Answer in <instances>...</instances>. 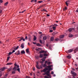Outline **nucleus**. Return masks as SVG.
I'll list each match as a JSON object with an SVG mask.
<instances>
[{
    "label": "nucleus",
    "instance_id": "nucleus-1",
    "mask_svg": "<svg viewBox=\"0 0 78 78\" xmlns=\"http://www.w3.org/2000/svg\"><path fill=\"white\" fill-rule=\"evenodd\" d=\"M14 65L15 66L13 69V71H12V73H13V74H14L15 73H16V70H17V71H18L20 73V68H19V65H17L16 64V62L15 63Z\"/></svg>",
    "mask_w": 78,
    "mask_h": 78
},
{
    "label": "nucleus",
    "instance_id": "nucleus-2",
    "mask_svg": "<svg viewBox=\"0 0 78 78\" xmlns=\"http://www.w3.org/2000/svg\"><path fill=\"white\" fill-rule=\"evenodd\" d=\"M50 71H48L46 72L45 73H44V75H47V76H49L50 75Z\"/></svg>",
    "mask_w": 78,
    "mask_h": 78
},
{
    "label": "nucleus",
    "instance_id": "nucleus-3",
    "mask_svg": "<svg viewBox=\"0 0 78 78\" xmlns=\"http://www.w3.org/2000/svg\"><path fill=\"white\" fill-rule=\"evenodd\" d=\"M18 38H20V40L19 41V42L21 41L22 40H23V41H25V38H23V37H18Z\"/></svg>",
    "mask_w": 78,
    "mask_h": 78
},
{
    "label": "nucleus",
    "instance_id": "nucleus-4",
    "mask_svg": "<svg viewBox=\"0 0 78 78\" xmlns=\"http://www.w3.org/2000/svg\"><path fill=\"white\" fill-rule=\"evenodd\" d=\"M47 70H48V68H45V69L43 70L42 72L46 73V72H47Z\"/></svg>",
    "mask_w": 78,
    "mask_h": 78
},
{
    "label": "nucleus",
    "instance_id": "nucleus-5",
    "mask_svg": "<svg viewBox=\"0 0 78 78\" xmlns=\"http://www.w3.org/2000/svg\"><path fill=\"white\" fill-rule=\"evenodd\" d=\"M15 54L17 55H20V51H17L15 52Z\"/></svg>",
    "mask_w": 78,
    "mask_h": 78
},
{
    "label": "nucleus",
    "instance_id": "nucleus-6",
    "mask_svg": "<svg viewBox=\"0 0 78 78\" xmlns=\"http://www.w3.org/2000/svg\"><path fill=\"white\" fill-rule=\"evenodd\" d=\"M19 46H17L16 47L15 46H14L13 47V49L15 50H17L18 48H19Z\"/></svg>",
    "mask_w": 78,
    "mask_h": 78
},
{
    "label": "nucleus",
    "instance_id": "nucleus-7",
    "mask_svg": "<svg viewBox=\"0 0 78 78\" xmlns=\"http://www.w3.org/2000/svg\"><path fill=\"white\" fill-rule=\"evenodd\" d=\"M66 6H68V5H69L70 4V3H69V1H67L66 2Z\"/></svg>",
    "mask_w": 78,
    "mask_h": 78
},
{
    "label": "nucleus",
    "instance_id": "nucleus-8",
    "mask_svg": "<svg viewBox=\"0 0 78 78\" xmlns=\"http://www.w3.org/2000/svg\"><path fill=\"white\" fill-rule=\"evenodd\" d=\"M73 30H74V28H70L68 30V31L69 32H71Z\"/></svg>",
    "mask_w": 78,
    "mask_h": 78
},
{
    "label": "nucleus",
    "instance_id": "nucleus-9",
    "mask_svg": "<svg viewBox=\"0 0 78 78\" xmlns=\"http://www.w3.org/2000/svg\"><path fill=\"white\" fill-rule=\"evenodd\" d=\"M73 51V49H69L68 51V53H71Z\"/></svg>",
    "mask_w": 78,
    "mask_h": 78
},
{
    "label": "nucleus",
    "instance_id": "nucleus-10",
    "mask_svg": "<svg viewBox=\"0 0 78 78\" xmlns=\"http://www.w3.org/2000/svg\"><path fill=\"white\" fill-rule=\"evenodd\" d=\"M51 41H54V37H51L50 38Z\"/></svg>",
    "mask_w": 78,
    "mask_h": 78
},
{
    "label": "nucleus",
    "instance_id": "nucleus-11",
    "mask_svg": "<svg viewBox=\"0 0 78 78\" xmlns=\"http://www.w3.org/2000/svg\"><path fill=\"white\" fill-rule=\"evenodd\" d=\"M12 63L11 62H9L7 63L6 66H9V65H12Z\"/></svg>",
    "mask_w": 78,
    "mask_h": 78
},
{
    "label": "nucleus",
    "instance_id": "nucleus-12",
    "mask_svg": "<svg viewBox=\"0 0 78 78\" xmlns=\"http://www.w3.org/2000/svg\"><path fill=\"white\" fill-rule=\"evenodd\" d=\"M64 37V35H60V39H62V38H63V37Z\"/></svg>",
    "mask_w": 78,
    "mask_h": 78
},
{
    "label": "nucleus",
    "instance_id": "nucleus-13",
    "mask_svg": "<svg viewBox=\"0 0 78 78\" xmlns=\"http://www.w3.org/2000/svg\"><path fill=\"white\" fill-rule=\"evenodd\" d=\"M46 51H41L40 52V53H46Z\"/></svg>",
    "mask_w": 78,
    "mask_h": 78
},
{
    "label": "nucleus",
    "instance_id": "nucleus-14",
    "mask_svg": "<svg viewBox=\"0 0 78 78\" xmlns=\"http://www.w3.org/2000/svg\"><path fill=\"white\" fill-rule=\"evenodd\" d=\"M21 47L22 48H24V44H22L21 45Z\"/></svg>",
    "mask_w": 78,
    "mask_h": 78
},
{
    "label": "nucleus",
    "instance_id": "nucleus-15",
    "mask_svg": "<svg viewBox=\"0 0 78 78\" xmlns=\"http://www.w3.org/2000/svg\"><path fill=\"white\" fill-rule=\"evenodd\" d=\"M44 56V55L43 54H40V56H39V58H42Z\"/></svg>",
    "mask_w": 78,
    "mask_h": 78
},
{
    "label": "nucleus",
    "instance_id": "nucleus-16",
    "mask_svg": "<svg viewBox=\"0 0 78 78\" xmlns=\"http://www.w3.org/2000/svg\"><path fill=\"white\" fill-rule=\"evenodd\" d=\"M26 53H29V48L27 49H26Z\"/></svg>",
    "mask_w": 78,
    "mask_h": 78
},
{
    "label": "nucleus",
    "instance_id": "nucleus-17",
    "mask_svg": "<svg viewBox=\"0 0 78 78\" xmlns=\"http://www.w3.org/2000/svg\"><path fill=\"white\" fill-rule=\"evenodd\" d=\"M28 39L29 41L31 42V37H29Z\"/></svg>",
    "mask_w": 78,
    "mask_h": 78
},
{
    "label": "nucleus",
    "instance_id": "nucleus-18",
    "mask_svg": "<svg viewBox=\"0 0 78 78\" xmlns=\"http://www.w3.org/2000/svg\"><path fill=\"white\" fill-rule=\"evenodd\" d=\"M69 37H73V35L72 34H69Z\"/></svg>",
    "mask_w": 78,
    "mask_h": 78
},
{
    "label": "nucleus",
    "instance_id": "nucleus-19",
    "mask_svg": "<svg viewBox=\"0 0 78 78\" xmlns=\"http://www.w3.org/2000/svg\"><path fill=\"white\" fill-rule=\"evenodd\" d=\"M52 28L53 30H56V27L55 26H53V27H52Z\"/></svg>",
    "mask_w": 78,
    "mask_h": 78
},
{
    "label": "nucleus",
    "instance_id": "nucleus-20",
    "mask_svg": "<svg viewBox=\"0 0 78 78\" xmlns=\"http://www.w3.org/2000/svg\"><path fill=\"white\" fill-rule=\"evenodd\" d=\"M66 57L67 58H68V59H70V58H71V56L68 55Z\"/></svg>",
    "mask_w": 78,
    "mask_h": 78
},
{
    "label": "nucleus",
    "instance_id": "nucleus-21",
    "mask_svg": "<svg viewBox=\"0 0 78 78\" xmlns=\"http://www.w3.org/2000/svg\"><path fill=\"white\" fill-rule=\"evenodd\" d=\"M21 53V54H24V53H25V52L24 51H22Z\"/></svg>",
    "mask_w": 78,
    "mask_h": 78
},
{
    "label": "nucleus",
    "instance_id": "nucleus-22",
    "mask_svg": "<svg viewBox=\"0 0 78 78\" xmlns=\"http://www.w3.org/2000/svg\"><path fill=\"white\" fill-rule=\"evenodd\" d=\"M37 46L38 47H41V44L39 43H38L37 44Z\"/></svg>",
    "mask_w": 78,
    "mask_h": 78
},
{
    "label": "nucleus",
    "instance_id": "nucleus-23",
    "mask_svg": "<svg viewBox=\"0 0 78 78\" xmlns=\"http://www.w3.org/2000/svg\"><path fill=\"white\" fill-rule=\"evenodd\" d=\"M43 40H46V39H47V37H46V36H44V37H43Z\"/></svg>",
    "mask_w": 78,
    "mask_h": 78
},
{
    "label": "nucleus",
    "instance_id": "nucleus-24",
    "mask_svg": "<svg viewBox=\"0 0 78 78\" xmlns=\"http://www.w3.org/2000/svg\"><path fill=\"white\" fill-rule=\"evenodd\" d=\"M51 67H52V65H49L48 66V67L49 69H50Z\"/></svg>",
    "mask_w": 78,
    "mask_h": 78
},
{
    "label": "nucleus",
    "instance_id": "nucleus-25",
    "mask_svg": "<svg viewBox=\"0 0 78 78\" xmlns=\"http://www.w3.org/2000/svg\"><path fill=\"white\" fill-rule=\"evenodd\" d=\"M44 56H45L46 57H47V56H48V54H44Z\"/></svg>",
    "mask_w": 78,
    "mask_h": 78
},
{
    "label": "nucleus",
    "instance_id": "nucleus-26",
    "mask_svg": "<svg viewBox=\"0 0 78 78\" xmlns=\"http://www.w3.org/2000/svg\"><path fill=\"white\" fill-rule=\"evenodd\" d=\"M8 4V2H7L4 4L5 6H6Z\"/></svg>",
    "mask_w": 78,
    "mask_h": 78
},
{
    "label": "nucleus",
    "instance_id": "nucleus-27",
    "mask_svg": "<svg viewBox=\"0 0 78 78\" xmlns=\"http://www.w3.org/2000/svg\"><path fill=\"white\" fill-rule=\"evenodd\" d=\"M41 61H45V58H41Z\"/></svg>",
    "mask_w": 78,
    "mask_h": 78
},
{
    "label": "nucleus",
    "instance_id": "nucleus-28",
    "mask_svg": "<svg viewBox=\"0 0 78 78\" xmlns=\"http://www.w3.org/2000/svg\"><path fill=\"white\" fill-rule=\"evenodd\" d=\"M25 11H26V10H25L22 12H20L19 13H23V12H24Z\"/></svg>",
    "mask_w": 78,
    "mask_h": 78
},
{
    "label": "nucleus",
    "instance_id": "nucleus-29",
    "mask_svg": "<svg viewBox=\"0 0 78 78\" xmlns=\"http://www.w3.org/2000/svg\"><path fill=\"white\" fill-rule=\"evenodd\" d=\"M11 68H10L8 70H7V71H8V72H10V71H11Z\"/></svg>",
    "mask_w": 78,
    "mask_h": 78
},
{
    "label": "nucleus",
    "instance_id": "nucleus-30",
    "mask_svg": "<svg viewBox=\"0 0 78 78\" xmlns=\"http://www.w3.org/2000/svg\"><path fill=\"white\" fill-rule=\"evenodd\" d=\"M34 41H35V40H36V36H34Z\"/></svg>",
    "mask_w": 78,
    "mask_h": 78
},
{
    "label": "nucleus",
    "instance_id": "nucleus-31",
    "mask_svg": "<svg viewBox=\"0 0 78 78\" xmlns=\"http://www.w3.org/2000/svg\"><path fill=\"white\" fill-rule=\"evenodd\" d=\"M73 75L74 76H76V73L74 72V73L73 74Z\"/></svg>",
    "mask_w": 78,
    "mask_h": 78
},
{
    "label": "nucleus",
    "instance_id": "nucleus-32",
    "mask_svg": "<svg viewBox=\"0 0 78 78\" xmlns=\"http://www.w3.org/2000/svg\"><path fill=\"white\" fill-rule=\"evenodd\" d=\"M59 41V39L58 38H56L55 39V41Z\"/></svg>",
    "mask_w": 78,
    "mask_h": 78
},
{
    "label": "nucleus",
    "instance_id": "nucleus-33",
    "mask_svg": "<svg viewBox=\"0 0 78 78\" xmlns=\"http://www.w3.org/2000/svg\"><path fill=\"white\" fill-rule=\"evenodd\" d=\"M42 11H45L47 12V10H45V9H43L42 10Z\"/></svg>",
    "mask_w": 78,
    "mask_h": 78
},
{
    "label": "nucleus",
    "instance_id": "nucleus-34",
    "mask_svg": "<svg viewBox=\"0 0 78 78\" xmlns=\"http://www.w3.org/2000/svg\"><path fill=\"white\" fill-rule=\"evenodd\" d=\"M11 54H12V52H10L9 53V55H11Z\"/></svg>",
    "mask_w": 78,
    "mask_h": 78
},
{
    "label": "nucleus",
    "instance_id": "nucleus-35",
    "mask_svg": "<svg viewBox=\"0 0 78 78\" xmlns=\"http://www.w3.org/2000/svg\"><path fill=\"white\" fill-rule=\"evenodd\" d=\"M10 58V57H9V56L7 57V61H9V59Z\"/></svg>",
    "mask_w": 78,
    "mask_h": 78
},
{
    "label": "nucleus",
    "instance_id": "nucleus-36",
    "mask_svg": "<svg viewBox=\"0 0 78 78\" xmlns=\"http://www.w3.org/2000/svg\"><path fill=\"white\" fill-rule=\"evenodd\" d=\"M51 64V62H48L47 64L48 65H50Z\"/></svg>",
    "mask_w": 78,
    "mask_h": 78
},
{
    "label": "nucleus",
    "instance_id": "nucleus-37",
    "mask_svg": "<svg viewBox=\"0 0 78 78\" xmlns=\"http://www.w3.org/2000/svg\"><path fill=\"white\" fill-rule=\"evenodd\" d=\"M42 2H43V1H39L38 2L40 3H42Z\"/></svg>",
    "mask_w": 78,
    "mask_h": 78
},
{
    "label": "nucleus",
    "instance_id": "nucleus-38",
    "mask_svg": "<svg viewBox=\"0 0 78 78\" xmlns=\"http://www.w3.org/2000/svg\"><path fill=\"white\" fill-rule=\"evenodd\" d=\"M46 66H47V64H44L43 65V67H45Z\"/></svg>",
    "mask_w": 78,
    "mask_h": 78
},
{
    "label": "nucleus",
    "instance_id": "nucleus-39",
    "mask_svg": "<svg viewBox=\"0 0 78 78\" xmlns=\"http://www.w3.org/2000/svg\"><path fill=\"white\" fill-rule=\"evenodd\" d=\"M74 73V72L73 71H71V74H73Z\"/></svg>",
    "mask_w": 78,
    "mask_h": 78
},
{
    "label": "nucleus",
    "instance_id": "nucleus-40",
    "mask_svg": "<svg viewBox=\"0 0 78 78\" xmlns=\"http://www.w3.org/2000/svg\"><path fill=\"white\" fill-rule=\"evenodd\" d=\"M27 39H28V37H27V36H26V37H25V39H26V40H27Z\"/></svg>",
    "mask_w": 78,
    "mask_h": 78
},
{
    "label": "nucleus",
    "instance_id": "nucleus-41",
    "mask_svg": "<svg viewBox=\"0 0 78 78\" xmlns=\"http://www.w3.org/2000/svg\"><path fill=\"white\" fill-rule=\"evenodd\" d=\"M54 74V72H53V71H51V75H53Z\"/></svg>",
    "mask_w": 78,
    "mask_h": 78
},
{
    "label": "nucleus",
    "instance_id": "nucleus-42",
    "mask_svg": "<svg viewBox=\"0 0 78 78\" xmlns=\"http://www.w3.org/2000/svg\"><path fill=\"white\" fill-rule=\"evenodd\" d=\"M44 78H49V77H48V76H44Z\"/></svg>",
    "mask_w": 78,
    "mask_h": 78
},
{
    "label": "nucleus",
    "instance_id": "nucleus-43",
    "mask_svg": "<svg viewBox=\"0 0 78 78\" xmlns=\"http://www.w3.org/2000/svg\"><path fill=\"white\" fill-rule=\"evenodd\" d=\"M40 42L41 43V44H42V41L41 40H40Z\"/></svg>",
    "mask_w": 78,
    "mask_h": 78
},
{
    "label": "nucleus",
    "instance_id": "nucleus-44",
    "mask_svg": "<svg viewBox=\"0 0 78 78\" xmlns=\"http://www.w3.org/2000/svg\"><path fill=\"white\" fill-rule=\"evenodd\" d=\"M53 26H54V27H56L57 26H58V25L56 24H55L53 25Z\"/></svg>",
    "mask_w": 78,
    "mask_h": 78
},
{
    "label": "nucleus",
    "instance_id": "nucleus-45",
    "mask_svg": "<svg viewBox=\"0 0 78 78\" xmlns=\"http://www.w3.org/2000/svg\"><path fill=\"white\" fill-rule=\"evenodd\" d=\"M3 0H0V3H3Z\"/></svg>",
    "mask_w": 78,
    "mask_h": 78
},
{
    "label": "nucleus",
    "instance_id": "nucleus-46",
    "mask_svg": "<svg viewBox=\"0 0 78 78\" xmlns=\"http://www.w3.org/2000/svg\"><path fill=\"white\" fill-rule=\"evenodd\" d=\"M47 62H48L47 61H46L45 62V64H47Z\"/></svg>",
    "mask_w": 78,
    "mask_h": 78
},
{
    "label": "nucleus",
    "instance_id": "nucleus-47",
    "mask_svg": "<svg viewBox=\"0 0 78 78\" xmlns=\"http://www.w3.org/2000/svg\"><path fill=\"white\" fill-rule=\"evenodd\" d=\"M53 70V69L51 68H50L49 69V71H50V70Z\"/></svg>",
    "mask_w": 78,
    "mask_h": 78
},
{
    "label": "nucleus",
    "instance_id": "nucleus-48",
    "mask_svg": "<svg viewBox=\"0 0 78 78\" xmlns=\"http://www.w3.org/2000/svg\"><path fill=\"white\" fill-rule=\"evenodd\" d=\"M2 10H0V13H2Z\"/></svg>",
    "mask_w": 78,
    "mask_h": 78
},
{
    "label": "nucleus",
    "instance_id": "nucleus-49",
    "mask_svg": "<svg viewBox=\"0 0 78 78\" xmlns=\"http://www.w3.org/2000/svg\"><path fill=\"white\" fill-rule=\"evenodd\" d=\"M36 67L37 68L38 67H39V65H37L36 66Z\"/></svg>",
    "mask_w": 78,
    "mask_h": 78
},
{
    "label": "nucleus",
    "instance_id": "nucleus-50",
    "mask_svg": "<svg viewBox=\"0 0 78 78\" xmlns=\"http://www.w3.org/2000/svg\"><path fill=\"white\" fill-rule=\"evenodd\" d=\"M14 52H15V50H13L12 51V53H14Z\"/></svg>",
    "mask_w": 78,
    "mask_h": 78
},
{
    "label": "nucleus",
    "instance_id": "nucleus-51",
    "mask_svg": "<svg viewBox=\"0 0 78 78\" xmlns=\"http://www.w3.org/2000/svg\"><path fill=\"white\" fill-rule=\"evenodd\" d=\"M3 68L4 69V70H5V69H6V67H4Z\"/></svg>",
    "mask_w": 78,
    "mask_h": 78
},
{
    "label": "nucleus",
    "instance_id": "nucleus-52",
    "mask_svg": "<svg viewBox=\"0 0 78 78\" xmlns=\"http://www.w3.org/2000/svg\"><path fill=\"white\" fill-rule=\"evenodd\" d=\"M37 69H41V68H40L39 66H38L37 68Z\"/></svg>",
    "mask_w": 78,
    "mask_h": 78
},
{
    "label": "nucleus",
    "instance_id": "nucleus-53",
    "mask_svg": "<svg viewBox=\"0 0 78 78\" xmlns=\"http://www.w3.org/2000/svg\"><path fill=\"white\" fill-rule=\"evenodd\" d=\"M50 32L51 33H52V32H53V30H51L50 31Z\"/></svg>",
    "mask_w": 78,
    "mask_h": 78
},
{
    "label": "nucleus",
    "instance_id": "nucleus-54",
    "mask_svg": "<svg viewBox=\"0 0 78 78\" xmlns=\"http://www.w3.org/2000/svg\"><path fill=\"white\" fill-rule=\"evenodd\" d=\"M33 44H34L35 45H36V43L34 42L33 43Z\"/></svg>",
    "mask_w": 78,
    "mask_h": 78
},
{
    "label": "nucleus",
    "instance_id": "nucleus-55",
    "mask_svg": "<svg viewBox=\"0 0 78 78\" xmlns=\"http://www.w3.org/2000/svg\"><path fill=\"white\" fill-rule=\"evenodd\" d=\"M47 17H49V16H50V15H48V14H47Z\"/></svg>",
    "mask_w": 78,
    "mask_h": 78
},
{
    "label": "nucleus",
    "instance_id": "nucleus-56",
    "mask_svg": "<svg viewBox=\"0 0 78 78\" xmlns=\"http://www.w3.org/2000/svg\"><path fill=\"white\" fill-rule=\"evenodd\" d=\"M36 58L37 59H39V56H36Z\"/></svg>",
    "mask_w": 78,
    "mask_h": 78
},
{
    "label": "nucleus",
    "instance_id": "nucleus-57",
    "mask_svg": "<svg viewBox=\"0 0 78 78\" xmlns=\"http://www.w3.org/2000/svg\"><path fill=\"white\" fill-rule=\"evenodd\" d=\"M34 0H31V2H34Z\"/></svg>",
    "mask_w": 78,
    "mask_h": 78
},
{
    "label": "nucleus",
    "instance_id": "nucleus-58",
    "mask_svg": "<svg viewBox=\"0 0 78 78\" xmlns=\"http://www.w3.org/2000/svg\"><path fill=\"white\" fill-rule=\"evenodd\" d=\"M2 76V74L1 73L0 74V77H1V76Z\"/></svg>",
    "mask_w": 78,
    "mask_h": 78
},
{
    "label": "nucleus",
    "instance_id": "nucleus-59",
    "mask_svg": "<svg viewBox=\"0 0 78 78\" xmlns=\"http://www.w3.org/2000/svg\"><path fill=\"white\" fill-rule=\"evenodd\" d=\"M4 70H5V69H3V68L2 69V71H4Z\"/></svg>",
    "mask_w": 78,
    "mask_h": 78
},
{
    "label": "nucleus",
    "instance_id": "nucleus-60",
    "mask_svg": "<svg viewBox=\"0 0 78 78\" xmlns=\"http://www.w3.org/2000/svg\"><path fill=\"white\" fill-rule=\"evenodd\" d=\"M65 9H67V7H65Z\"/></svg>",
    "mask_w": 78,
    "mask_h": 78
},
{
    "label": "nucleus",
    "instance_id": "nucleus-61",
    "mask_svg": "<svg viewBox=\"0 0 78 78\" xmlns=\"http://www.w3.org/2000/svg\"><path fill=\"white\" fill-rule=\"evenodd\" d=\"M8 76V74H5V76L6 77V76Z\"/></svg>",
    "mask_w": 78,
    "mask_h": 78
},
{
    "label": "nucleus",
    "instance_id": "nucleus-62",
    "mask_svg": "<svg viewBox=\"0 0 78 78\" xmlns=\"http://www.w3.org/2000/svg\"><path fill=\"white\" fill-rule=\"evenodd\" d=\"M72 70H73L74 71H75V69H74V68L72 69Z\"/></svg>",
    "mask_w": 78,
    "mask_h": 78
},
{
    "label": "nucleus",
    "instance_id": "nucleus-63",
    "mask_svg": "<svg viewBox=\"0 0 78 78\" xmlns=\"http://www.w3.org/2000/svg\"><path fill=\"white\" fill-rule=\"evenodd\" d=\"M40 62L41 63H43V62H44V61H41Z\"/></svg>",
    "mask_w": 78,
    "mask_h": 78
},
{
    "label": "nucleus",
    "instance_id": "nucleus-64",
    "mask_svg": "<svg viewBox=\"0 0 78 78\" xmlns=\"http://www.w3.org/2000/svg\"><path fill=\"white\" fill-rule=\"evenodd\" d=\"M63 11H66V10L65 8H63Z\"/></svg>",
    "mask_w": 78,
    "mask_h": 78
}]
</instances>
